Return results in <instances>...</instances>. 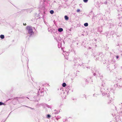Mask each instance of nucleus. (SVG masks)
Masks as SVG:
<instances>
[{
  "mask_svg": "<svg viewBox=\"0 0 122 122\" xmlns=\"http://www.w3.org/2000/svg\"><path fill=\"white\" fill-rule=\"evenodd\" d=\"M26 29L28 30V33L30 35H31L34 34L33 31L31 27L28 26L26 27Z\"/></svg>",
  "mask_w": 122,
  "mask_h": 122,
  "instance_id": "f257e3e1",
  "label": "nucleus"
},
{
  "mask_svg": "<svg viewBox=\"0 0 122 122\" xmlns=\"http://www.w3.org/2000/svg\"><path fill=\"white\" fill-rule=\"evenodd\" d=\"M58 31L60 32H61L63 31V29L62 28H59L58 29Z\"/></svg>",
  "mask_w": 122,
  "mask_h": 122,
  "instance_id": "f03ea898",
  "label": "nucleus"
},
{
  "mask_svg": "<svg viewBox=\"0 0 122 122\" xmlns=\"http://www.w3.org/2000/svg\"><path fill=\"white\" fill-rule=\"evenodd\" d=\"M0 38L2 39H3L4 38V36L3 35H1L0 36Z\"/></svg>",
  "mask_w": 122,
  "mask_h": 122,
  "instance_id": "7ed1b4c3",
  "label": "nucleus"
},
{
  "mask_svg": "<svg viewBox=\"0 0 122 122\" xmlns=\"http://www.w3.org/2000/svg\"><path fill=\"white\" fill-rule=\"evenodd\" d=\"M65 18L66 20H68V17L67 16H65Z\"/></svg>",
  "mask_w": 122,
  "mask_h": 122,
  "instance_id": "20e7f679",
  "label": "nucleus"
},
{
  "mask_svg": "<svg viewBox=\"0 0 122 122\" xmlns=\"http://www.w3.org/2000/svg\"><path fill=\"white\" fill-rule=\"evenodd\" d=\"M66 86V84L65 83H63L62 85V86L63 87H65Z\"/></svg>",
  "mask_w": 122,
  "mask_h": 122,
  "instance_id": "39448f33",
  "label": "nucleus"
},
{
  "mask_svg": "<svg viewBox=\"0 0 122 122\" xmlns=\"http://www.w3.org/2000/svg\"><path fill=\"white\" fill-rule=\"evenodd\" d=\"M50 13L51 14H53L54 13V11L53 10H51L50 11Z\"/></svg>",
  "mask_w": 122,
  "mask_h": 122,
  "instance_id": "423d86ee",
  "label": "nucleus"
},
{
  "mask_svg": "<svg viewBox=\"0 0 122 122\" xmlns=\"http://www.w3.org/2000/svg\"><path fill=\"white\" fill-rule=\"evenodd\" d=\"M84 25L85 26H87L88 25V24L87 23H86L84 24Z\"/></svg>",
  "mask_w": 122,
  "mask_h": 122,
  "instance_id": "0eeeda50",
  "label": "nucleus"
},
{
  "mask_svg": "<svg viewBox=\"0 0 122 122\" xmlns=\"http://www.w3.org/2000/svg\"><path fill=\"white\" fill-rule=\"evenodd\" d=\"M5 105V104L4 103L2 102H0V105Z\"/></svg>",
  "mask_w": 122,
  "mask_h": 122,
  "instance_id": "6e6552de",
  "label": "nucleus"
},
{
  "mask_svg": "<svg viewBox=\"0 0 122 122\" xmlns=\"http://www.w3.org/2000/svg\"><path fill=\"white\" fill-rule=\"evenodd\" d=\"M51 117V116L50 115L48 114L47 116V118H49V117Z\"/></svg>",
  "mask_w": 122,
  "mask_h": 122,
  "instance_id": "1a4fd4ad",
  "label": "nucleus"
},
{
  "mask_svg": "<svg viewBox=\"0 0 122 122\" xmlns=\"http://www.w3.org/2000/svg\"><path fill=\"white\" fill-rule=\"evenodd\" d=\"M88 0H83V1L85 2H87L88 1Z\"/></svg>",
  "mask_w": 122,
  "mask_h": 122,
  "instance_id": "9d476101",
  "label": "nucleus"
},
{
  "mask_svg": "<svg viewBox=\"0 0 122 122\" xmlns=\"http://www.w3.org/2000/svg\"><path fill=\"white\" fill-rule=\"evenodd\" d=\"M77 12H78L80 11V10L79 9H77Z\"/></svg>",
  "mask_w": 122,
  "mask_h": 122,
  "instance_id": "9b49d317",
  "label": "nucleus"
},
{
  "mask_svg": "<svg viewBox=\"0 0 122 122\" xmlns=\"http://www.w3.org/2000/svg\"><path fill=\"white\" fill-rule=\"evenodd\" d=\"M116 58L117 59H118V58H119V56H116Z\"/></svg>",
  "mask_w": 122,
  "mask_h": 122,
  "instance_id": "f8f14e48",
  "label": "nucleus"
},
{
  "mask_svg": "<svg viewBox=\"0 0 122 122\" xmlns=\"http://www.w3.org/2000/svg\"><path fill=\"white\" fill-rule=\"evenodd\" d=\"M26 25V23H25V24H24V23L23 24V25Z\"/></svg>",
  "mask_w": 122,
  "mask_h": 122,
  "instance_id": "ddd939ff",
  "label": "nucleus"
}]
</instances>
